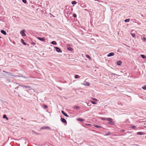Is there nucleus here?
<instances>
[{
  "label": "nucleus",
  "mask_w": 146,
  "mask_h": 146,
  "mask_svg": "<svg viewBox=\"0 0 146 146\" xmlns=\"http://www.w3.org/2000/svg\"><path fill=\"white\" fill-rule=\"evenodd\" d=\"M74 108H75L77 110H78L80 109V107L76 106H74Z\"/></svg>",
  "instance_id": "b1692460"
},
{
  "label": "nucleus",
  "mask_w": 146,
  "mask_h": 146,
  "mask_svg": "<svg viewBox=\"0 0 146 146\" xmlns=\"http://www.w3.org/2000/svg\"><path fill=\"white\" fill-rule=\"evenodd\" d=\"M96 1H98L99 0H95Z\"/></svg>",
  "instance_id": "de8ad7c7"
},
{
  "label": "nucleus",
  "mask_w": 146,
  "mask_h": 146,
  "mask_svg": "<svg viewBox=\"0 0 146 146\" xmlns=\"http://www.w3.org/2000/svg\"><path fill=\"white\" fill-rule=\"evenodd\" d=\"M111 74L112 75H115V74L114 73H112Z\"/></svg>",
  "instance_id": "37998d69"
},
{
  "label": "nucleus",
  "mask_w": 146,
  "mask_h": 146,
  "mask_svg": "<svg viewBox=\"0 0 146 146\" xmlns=\"http://www.w3.org/2000/svg\"><path fill=\"white\" fill-rule=\"evenodd\" d=\"M61 113L64 115L65 116H66V117H69V116L66 113L64 112V111H62Z\"/></svg>",
  "instance_id": "9b49d317"
},
{
  "label": "nucleus",
  "mask_w": 146,
  "mask_h": 146,
  "mask_svg": "<svg viewBox=\"0 0 146 146\" xmlns=\"http://www.w3.org/2000/svg\"><path fill=\"white\" fill-rule=\"evenodd\" d=\"M81 84L84 85L85 86H90V83L89 82L85 81L83 83H81Z\"/></svg>",
  "instance_id": "20e7f679"
},
{
  "label": "nucleus",
  "mask_w": 146,
  "mask_h": 146,
  "mask_svg": "<svg viewBox=\"0 0 146 146\" xmlns=\"http://www.w3.org/2000/svg\"><path fill=\"white\" fill-rule=\"evenodd\" d=\"M18 88H19V87H18H18H16V88H15V89H18Z\"/></svg>",
  "instance_id": "a18cd8bd"
},
{
  "label": "nucleus",
  "mask_w": 146,
  "mask_h": 146,
  "mask_svg": "<svg viewBox=\"0 0 146 146\" xmlns=\"http://www.w3.org/2000/svg\"><path fill=\"white\" fill-rule=\"evenodd\" d=\"M43 107L44 108H48L47 106L46 105H44Z\"/></svg>",
  "instance_id": "f704fd0d"
},
{
  "label": "nucleus",
  "mask_w": 146,
  "mask_h": 146,
  "mask_svg": "<svg viewBox=\"0 0 146 146\" xmlns=\"http://www.w3.org/2000/svg\"><path fill=\"white\" fill-rule=\"evenodd\" d=\"M107 118L101 117V119L103 120H106Z\"/></svg>",
  "instance_id": "473e14b6"
},
{
  "label": "nucleus",
  "mask_w": 146,
  "mask_h": 146,
  "mask_svg": "<svg viewBox=\"0 0 146 146\" xmlns=\"http://www.w3.org/2000/svg\"><path fill=\"white\" fill-rule=\"evenodd\" d=\"M68 45H67V46H68ZM69 46H70V45H69Z\"/></svg>",
  "instance_id": "3c124183"
},
{
  "label": "nucleus",
  "mask_w": 146,
  "mask_h": 146,
  "mask_svg": "<svg viewBox=\"0 0 146 146\" xmlns=\"http://www.w3.org/2000/svg\"><path fill=\"white\" fill-rule=\"evenodd\" d=\"M142 88L144 90H146V85L142 86Z\"/></svg>",
  "instance_id": "cd10ccee"
},
{
  "label": "nucleus",
  "mask_w": 146,
  "mask_h": 146,
  "mask_svg": "<svg viewBox=\"0 0 146 146\" xmlns=\"http://www.w3.org/2000/svg\"><path fill=\"white\" fill-rule=\"evenodd\" d=\"M3 72H5V73H6V74H8L9 75H10L11 76H14V77L15 76H14V75L12 74L13 73H9V72H6V71H3Z\"/></svg>",
  "instance_id": "9d476101"
},
{
  "label": "nucleus",
  "mask_w": 146,
  "mask_h": 146,
  "mask_svg": "<svg viewBox=\"0 0 146 146\" xmlns=\"http://www.w3.org/2000/svg\"><path fill=\"white\" fill-rule=\"evenodd\" d=\"M16 93H17V94H18V92H16Z\"/></svg>",
  "instance_id": "8fccbe9b"
},
{
  "label": "nucleus",
  "mask_w": 146,
  "mask_h": 146,
  "mask_svg": "<svg viewBox=\"0 0 146 146\" xmlns=\"http://www.w3.org/2000/svg\"><path fill=\"white\" fill-rule=\"evenodd\" d=\"M37 38L38 40L42 41H44L45 39L44 37H37Z\"/></svg>",
  "instance_id": "0eeeda50"
},
{
  "label": "nucleus",
  "mask_w": 146,
  "mask_h": 146,
  "mask_svg": "<svg viewBox=\"0 0 146 146\" xmlns=\"http://www.w3.org/2000/svg\"><path fill=\"white\" fill-rule=\"evenodd\" d=\"M76 2L75 1H73L72 2V5H75L76 4Z\"/></svg>",
  "instance_id": "393cba45"
},
{
  "label": "nucleus",
  "mask_w": 146,
  "mask_h": 146,
  "mask_svg": "<svg viewBox=\"0 0 146 146\" xmlns=\"http://www.w3.org/2000/svg\"><path fill=\"white\" fill-rule=\"evenodd\" d=\"M3 118L4 119H5L7 120H8L9 119V118L7 117L6 115L5 114L3 115Z\"/></svg>",
  "instance_id": "f3484780"
},
{
  "label": "nucleus",
  "mask_w": 146,
  "mask_h": 146,
  "mask_svg": "<svg viewBox=\"0 0 146 146\" xmlns=\"http://www.w3.org/2000/svg\"><path fill=\"white\" fill-rule=\"evenodd\" d=\"M131 35L133 37H135V34L134 33H131Z\"/></svg>",
  "instance_id": "7c9ffc66"
},
{
  "label": "nucleus",
  "mask_w": 146,
  "mask_h": 146,
  "mask_svg": "<svg viewBox=\"0 0 146 146\" xmlns=\"http://www.w3.org/2000/svg\"><path fill=\"white\" fill-rule=\"evenodd\" d=\"M77 120L78 121H80V122H82L83 121H84V119H83L82 118H77Z\"/></svg>",
  "instance_id": "ddd939ff"
},
{
  "label": "nucleus",
  "mask_w": 146,
  "mask_h": 146,
  "mask_svg": "<svg viewBox=\"0 0 146 146\" xmlns=\"http://www.w3.org/2000/svg\"><path fill=\"white\" fill-rule=\"evenodd\" d=\"M1 37L0 36V38H1Z\"/></svg>",
  "instance_id": "09e8293b"
},
{
  "label": "nucleus",
  "mask_w": 146,
  "mask_h": 146,
  "mask_svg": "<svg viewBox=\"0 0 146 146\" xmlns=\"http://www.w3.org/2000/svg\"><path fill=\"white\" fill-rule=\"evenodd\" d=\"M22 1L24 3H26L27 2V1L26 0H22Z\"/></svg>",
  "instance_id": "c9c22d12"
},
{
  "label": "nucleus",
  "mask_w": 146,
  "mask_h": 146,
  "mask_svg": "<svg viewBox=\"0 0 146 146\" xmlns=\"http://www.w3.org/2000/svg\"><path fill=\"white\" fill-rule=\"evenodd\" d=\"M50 43L54 45H57V43L55 41H52L50 42Z\"/></svg>",
  "instance_id": "dca6fc26"
},
{
  "label": "nucleus",
  "mask_w": 146,
  "mask_h": 146,
  "mask_svg": "<svg viewBox=\"0 0 146 146\" xmlns=\"http://www.w3.org/2000/svg\"><path fill=\"white\" fill-rule=\"evenodd\" d=\"M91 102L92 103L94 104H96V103L94 101L91 100Z\"/></svg>",
  "instance_id": "c756f323"
},
{
  "label": "nucleus",
  "mask_w": 146,
  "mask_h": 146,
  "mask_svg": "<svg viewBox=\"0 0 146 146\" xmlns=\"http://www.w3.org/2000/svg\"><path fill=\"white\" fill-rule=\"evenodd\" d=\"M25 31L24 30H22L20 32V33L21 34L22 36H25L26 35L25 33Z\"/></svg>",
  "instance_id": "423d86ee"
},
{
  "label": "nucleus",
  "mask_w": 146,
  "mask_h": 146,
  "mask_svg": "<svg viewBox=\"0 0 146 146\" xmlns=\"http://www.w3.org/2000/svg\"><path fill=\"white\" fill-rule=\"evenodd\" d=\"M60 120L61 121L64 123H67V121L64 118H61L60 119Z\"/></svg>",
  "instance_id": "6e6552de"
},
{
  "label": "nucleus",
  "mask_w": 146,
  "mask_h": 146,
  "mask_svg": "<svg viewBox=\"0 0 146 146\" xmlns=\"http://www.w3.org/2000/svg\"><path fill=\"white\" fill-rule=\"evenodd\" d=\"M131 127L133 129H135L136 128V126H132Z\"/></svg>",
  "instance_id": "58836bf2"
},
{
  "label": "nucleus",
  "mask_w": 146,
  "mask_h": 146,
  "mask_svg": "<svg viewBox=\"0 0 146 146\" xmlns=\"http://www.w3.org/2000/svg\"><path fill=\"white\" fill-rule=\"evenodd\" d=\"M67 48L68 50L70 51H72L73 50V49L70 46H67Z\"/></svg>",
  "instance_id": "a211bd4d"
},
{
  "label": "nucleus",
  "mask_w": 146,
  "mask_h": 146,
  "mask_svg": "<svg viewBox=\"0 0 146 146\" xmlns=\"http://www.w3.org/2000/svg\"><path fill=\"white\" fill-rule=\"evenodd\" d=\"M142 39L143 41H145L146 40V38L145 37H143L142 38Z\"/></svg>",
  "instance_id": "72a5a7b5"
},
{
  "label": "nucleus",
  "mask_w": 146,
  "mask_h": 146,
  "mask_svg": "<svg viewBox=\"0 0 146 146\" xmlns=\"http://www.w3.org/2000/svg\"><path fill=\"white\" fill-rule=\"evenodd\" d=\"M80 77V76H79L78 75H75V76H74V78H78Z\"/></svg>",
  "instance_id": "bb28decb"
},
{
  "label": "nucleus",
  "mask_w": 146,
  "mask_h": 146,
  "mask_svg": "<svg viewBox=\"0 0 146 146\" xmlns=\"http://www.w3.org/2000/svg\"><path fill=\"white\" fill-rule=\"evenodd\" d=\"M7 81L9 82H10V81H9V80L8 79H7Z\"/></svg>",
  "instance_id": "79ce46f5"
},
{
  "label": "nucleus",
  "mask_w": 146,
  "mask_h": 146,
  "mask_svg": "<svg viewBox=\"0 0 146 146\" xmlns=\"http://www.w3.org/2000/svg\"><path fill=\"white\" fill-rule=\"evenodd\" d=\"M106 120L109 121L108 123L111 125H113L114 124V123L113 121V119L110 118H107Z\"/></svg>",
  "instance_id": "f03ea898"
},
{
  "label": "nucleus",
  "mask_w": 146,
  "mask_h": 146,
  "mask_svg": "<svg viewBox=\"0 0 146 146\" xmlns=\"http://www.w3.org/2000/svg\"><path fill=\"white\" fill-rule=\"evenodd\" d=\"M1 33H2L4 35H7V33L6 31L4 30H1Z\"/></svg>",
  "instance_id": "f8f14e48"
},
{
  "label": "nucleus",
  "mask_w": 146,
  "mask_h": 146,
  "mask_svg": "<svg viewBox=\"0 0 146 146\" xmlns=\"http://www.w3.org/2000/svg\"><path fill=\"white\" fill-rule=\"evenodd\" d=\"M31 44L32 45H34L35 44V43L34 42H32L31 43Z\"/></svg>",
  "instance_id": "4c0bfd02"
},
{
  "label": "nucleus",
  "mask_w": 146,
  "mask_h": 146,
  "mask_svg": "<svg viewBox=\"0 0 146 146\" xmlns=\"http://www.w3.org/2000/svg\"><path fill=\"white\" fill-rule=\"evenodd\" d=\"M28 90H27V91L30 94H31L33 92H35V91L34 90V89L30 87L29 86V87L28 88Z\"/></svg>",
  "instance_id": "f257e3e1"
},
{
  "label": "nucleus",
  "mask_w": 146,
  "mask_h": 146,
  "mask_svg": "<svg viewBox=\"0 0 146 146\" xmlns=\"http://www.w3.org/2000/svg\"><path fill=\"white\" fill-rule=\"evenodd\" d=\"M141 57L143 59L146 58V56L143 54H141Z\"/></svg>",
  "instance_id": "5701e85b"
},
{
  "label": "nucleus",
  "mask_w": 146,
  "mask_h": 146,
  "mask_svg": "<svg viewBox=\"0 0 146 146\" xmlns=\"http://www.w3.org/2000/svg\"><path fill=\"white\" fill-rule=\"evenodd\" d=\"M115 54L113 52H110L109 53L107 56L108 57H110L111 56H113Z\"/></svg>",
  "instance_id": "1a4fd4ad"
},
{
  "label": "nucleus",
  "mask_w": 146,
  "mask_h": 146,
  "mask_svg": "<svg viewBox=\"0 0 146 146\" xmlns=\"http://www.w3.org/2000/svg\"><path fill=\"white\" fill-rule=\"evenodd\" d=\"M121 131L122 132H123L124 131V130L122 129L121 130Z\"/></svg>",
  "instance_id": "c03bdc74"
},
{
  "label": "nucleus",
  "mask_w": 146,
  "mask_h": 146,
  "mask_svg": "<svg viewBox=\"0 0 146 146\" xmlns=\"http://www.w3.org/2000/svg\"><path fill=\"white\" fill-rule=\"evenodd\" d=\"M92 99H93V100H95L96 101H97L98 100L96 99L95 98H93Z\"/></svg>",
  "instance_id": "ea45409f"
},
{
  "label": "nucleus",
  "mask_w": 146,
  "mask_h": 146,
  "mask_svg": "<svg viewBox=\"0 0 146 146\" xmlns=\"http://www.w3.org/2000/svg\"><path fill=\"white\" fill-rule=\"evenodd\" d=\"M40 129H42H42H49V130H51V129L50 128L48 127V126H46V127H45V126H43V127H41Z\"/></svg>",
  "instance_id": "39448f33"
},
{
  "label": "nucleus",
  "mask_w": 146,
  "mask_h": 146,
  "mask_svg": "<svg viewBox=\"0 0 146 146\" xmlns=\"http://www.w3.org/2000/svg\"><path fill=\"white\" fill-rule=\"evenodd\" d=\"M31 132H32V134H34V133H35V134L37 135H38L39 134V133H37L34 131L32 130H31Z\"/></svg>",
  "instance_id": "4be33fe9"
},
{
  "label": "nucleus",
  "mask_w": 146,
  "mask_h": 146,
  "mask_svg": "<svg viewBox=\"0 0 146 146\" xmlns=\"http://www.w3.org/2000/svg\"><path fill=\"white\" fill-rule=\"evenodd\" d=\"M19 86H21L23 88H28L29 87V86H26L23 85H19Z\"/></svg>",
  "instance_id": "412c9836"
},
{
  "label": "nucleus",
  "mask_w": 146,
  "mask_h": 146,
  "mask_svg": "<svg viewBox=\"0 0 146 146\" xmlns=\"http://www.w3.org/2000/svg\"><path fill=\"white\" fill-rule=\"evenodd\" d=\"M21 42L23 44H24L25 45H26L27 43L24 42V40L23 39H21Z\"/></svg>",
  "instance_id": "2eb2a0df"
},
{
  "label": "nucleus",
  "mask_w": 146,
  "mask_h": 146,
  "mask_svg": "<svg viewBox=\"0 0 146 146\" xmlns=\"http://www.w3.org/2000/svg\"><path fill=\"white\" fill-rule=\"evenodd\" d=\"M86 125H88V126H90L91 125L90 124H86Z\"/></svg>",
  "instance_id": "a19ab883"
},
{
  "label": "nucleus",
  "mask_w": 146,
  "mask_h": 146,
  "mask_svg": "<svg viewBox=\"0 0 146 146\" xmlns=\"http://www.w3.org/2000/svg\"><path fill=\"white\" fill-rule=\"evenodd\" d=\"M117 65L120 66L122 64V62L120 60H119L117 62Z\"/></svg>",
  "instance_id": "4468645a"
},
{
  "label": "nucleus",
  "mask_w": 146,
  "mask_h": 146,
  "mask_svg": "<svg viewBox=\"0 0 146 146\" xmlns=\"http://www.w3.org/2000/svg\"><path fill=\"white\" fill-rule=\"evenodd\" d=\"M73 16L74 17H77V15H76V14H75V13H74L73 15Z\"/></svg>",
  "instance_id": "e433bc0d"
},
{
  "label": "nucleus",
  "mask_w": 146,
  "mask_h": 146,
  "mask_svg": "<svg viewBox=\"0 0 146 146\" xmlns=\"http://www.w3.org/2000/svg\"><path fill=\"white\" fill-rule=\"evenodd\" d=\"M94 126L95 127H96L97 128H101L102 127L101 126H99V125H94Z\"/></svg>",
  "instance_id": "aec40b11"
},
{
  "label": "nucleus",
  "mask_w": 146,
  "mask_h": 146,
  "mask_svg": "<svg viewBox=\"0 0 146 146\" xmlns=\"http://www.w3.org/2000/svg\"><path fill=\"white\" fill-rule=\"evenodd\" d=\"M86 56L88 58H89L90 60H91V58L89 55H86Z\"/></svg>",
  "instance_id": "c85d7f7f"
},
{
  "label": "nucleus",
  "mask_w": 146,
  "mask_h": 146,
  "mask_svg": "<svg viewBox=\"0 0 146 146\" xmlns=\"http://www.w3.org/2000/svg\"><path fill=\"white\" fill-rule=\"evenodd\" d=\"M137 134L139 135H142L144 134L142 132H139L137 133Z\"/></svg>",
  "instance_id": "6ab92c4d"
},
{
  "label": "nucleus",
  "mask_w": 146,
  "mask_h": 146,
  "mask_svg": "<svg viewBox=\"0 0 146 146\" xmlns=\"http://www.w3.org/2000/svg\"><path fill=\"white\" fill-rule=\"evenodd\" d=\"M111 134L110 133V132H109L108 133H107L106 134V135H109Z\"/></svg>",
  "instance_id": "2f4dec72"
},
{
  "label": "nucleus",
  "mask_w": 146,
  "mask_h": 146,
  "mask_svg": "<svg viewBox=\"0 0 146 146\" xmlns=\"http://www.w3.org/2000/svg\"><path fill=\"white\" fill-rule=\"evenodd\" d=\"M130 21V19H125L124 20V22H129Z\"/></svg>",
  "instance_id": "a878e982"
},
{
  "label": "nucleus",
  "mask_w": 146,
  "mask_h": 146,
  "mask_svg": "<svg viewBox=\"0 0 146 146\" xmlns=\"http://www.w3.org/2000/svg\"><path fill=\"white\" fill-rule=\"evenodd\" d=\"M54 48L56 49V51L58 52H62V50L58 47H54Z\"/></svg>",
  "instance_id": "7ed1b4c3"
},
{
  "label": "nucleus",
  "mask_w": 146,
  "mask_h": 146,
  "mask_svg": "<svg viewBox=\"0 0 146 146\" xmlns=\"http://www.w3.org/2000/svg\"><path fill=\"white\" fill-rule=\"evenodd\" d=\"M18 96H19V97H20V96L19 95V94H18Z\"/></svg>",
  "instance_id": "49530a36"
}]
</instances>
